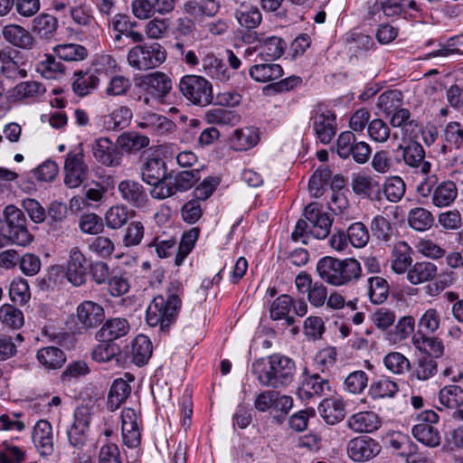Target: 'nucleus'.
<instances>
[{
    "label": "nucleus",
    "mask_w": 463,
    "mask_h": 463,
    "mask_svg": "<svg viewBox=\"0 0 463 463\" xmlns=\"http://www.w3.org/2000/svg\"><path fill=\"white\" fill-rule=\"evenodd\" d=\"M136 125L155 136H165L175 131V124L167 117L151 111L137 116Z\"/></svg>",
    "instance_id": "dca6fc26"
},
{
    "label": "nucleus",
    "mask_w": 463,
    "mask_h": 463,
    "mask_svg": "<svg viewBox=\"0 0 463 463\" xmlns=\"http://www.w3.org/2000/svg\"><path fill=\"white\" fill-rule=\"evenodd\" d=\"M389 448L397 451L398 456L405 458L411 451L416 450L417 446L411 440L410 437L402 432L389 434L387 439Z\"/></svg>",
    "instance_id": "864d4df0"
},
{
    "label": "nucleus",
    "mask_w": 463,
    "mask_h": 463,
    "mask_svg": "<svg viewBox=\"0 0 463 463\" xmlns=\"http://www.w3.org/2000/svg\"><path fill=\"white\" fill-rule=\"evenodd\" d=\"M352 189L354 194L371 199H379L381 188L379 183L371 176L358 174L352 179Z\"/></svg>",
    "instance_id": "79ce46f5"
},
{
    "label": "nucleus",
    "mask_w": 463,
    "mask_h": 463,
    "mask_svg": "<svg viewBox=\"0 0 463 463\" xmlns=\"http://www.w3.org/2000/svg\"><path fill=\"white\" fill-rule=\"evenodd\" d=\"M132 388L128 381L122 378L114 380L108 394V410L110 411L118 410L129 397Z\"/></svg>",
    "instance_id": "c9c22d12"
},
{
    "label": "nucleus",
    "mask_w": 463,
    "mask_h": 463,
    "mask_svg": "<svg viewBox=\"0 0 463 463\" xmlns=\"http://www.w3.org/2000/svg\"><path fill=\"white\" fill-rule=\"evenodd\" d=\"M130 324L125 317L107 319L95 334L96 340L114 342L126 336L130 331Z\"/></svg>",
    "instance_id": "4be33fe9"
},
{
    "label": "nucleus",
    "mask_w": 463,
    "mask_h": 463,
    "mask_svg": "<svg viewBox=\"0 0 463 463\" xmlns=\"http://www.w3.org/2000/svg\"><path fill=\"white\" fill-rule=\"evenodd\" d=\"M438 372V363L430 357H420L411 370V377L420 381H427Z\"/></svg>",
    "instance_id": "4d7b16f0"
},
{
    "label": "nucleus",
    "mask_w": 463,
    "mask_h": 463,
    "mask_svg": "<svg viewBox=\"0 0 463 463\" xmlns=\"http://www.w3.org/2000/svg\"><path fill=\"white\" fill-rule=\"evenodd\" d=\"M348 457L354 462H366L376 457L382 450L378 441L367 437L359 436L347 443Z\"/></svg>",
    "instance_id": "4468645a"
},
{
    "label": "nucleus",
    "mask_w": 463,
    "mask_h": 463,
    "mask_svg": "<svg viewBox=\"0 0 463 463\" xmlns=\"http://www.w3.org/2000/svg\"><path fill=\"white\" fill-rule=\"evenodd\" d=\"M88 269L84 254L77 247L71 249L65 271L67 279L74 286H81L86 282Z\"/></svg>",
    "instance_id": "a211bd4d"
},
{
    "label": "nucleus",
    "mask_w": 463,
    "mask_h": 463,
    "mask_svg": "<svg viewBox=\"0 0 463 463\" xmlns=\"http://www.w3.org/2000/svg\"><path fill=\"white\" fill-rule=\"evenodd\" d=\"M316 270L324 282L334 287L350 286L362 277L361 263L354 258L326 256L317 261Z\"/></svg>",
    "instance_id": "7ed1b4c3"
},
{
    "label": "nucleus",
    "mask_w": 463,
    "mask_h": 463,
    "mask_svg": "<svg viewBox=\"0 0 463 463\" xmlns=\"http://www.w3.org/2000/svg\"><path fill=\"white\" fill-rule=\"evenodd\" d=\"M99 344L91 351V358L98 363H108L119 354V346L111 341L97 340Z\"/></svg>",
    "instance_id": "603ef678"
},
{
    "label": "nucleus",
    "mask_w": 463,
    "mask_h": 463,
    "mask_svg": "<svg viewBox=\"0 0 463 463\" xmlns=\"http://www.w3.org/2000/svg\"><path fill=\"white\" fill-rule=\"evenodd\" d=\"M183 96L192 104L204 107L213 99L212 84L202 76L185 75L179 82Z\"/></svg>",
    "instance_id": "6e6552de"
},
{
    "label": "nucleus",
    "mask_w": 463,
    "mask_h": 463,
    "mask_svg": "<svg viewBox=\"0 0 463 463\" xmlns=\"http://www.w3.org/2000/svg\"><path fill=\"white\" fill-rule=\"evenodd\" d=\"M146 90L156 98H163L172 89L171 80L163 72L156 71L144 77Z\"/></svg>",
    "instance_id": "f704fd0d"
},
{
    "label": "nucleus",
    "mask_w": 463,
    "mask_h": 463,
    "mask_svg": "<svg viewBox=\"0 0 463 463\" xmlns=\"http://www.w3.org/2000/svg\"><path fill=\"white\" fill-rule=\"evenodd\" d=\"M293 305V299L288 295H281L271 304L269 314L273 320L285 319L288 326L295 323V318L288 316V312Z\"/></svg>",
    "instance_id": "09e8293b"
},
{
    "label": "nucleus",
    "mask_w": 463,
    "mask_h": 463,
    "mask_svg": "<svg viewBox=\"0 0 463 463\" xmlns=\"http://www.w3.org/2000/svg\"><path fill=\"white\" fill-rule=\"evenodd\" d=\"M199 236V229L192 228L190 231L184 232L178 246V250L175 255V265L180 266L183 264L184 259L194 249V244Z\"/></svg>",
    "instance_id": "bf43d9fd"
},
{
    "label": "nucleus",
    "mask_w": 463,
    "mask_h": 463,
    "mask_svg": "<svg viewBox=\"0 0 463 463\" xmlns=\"http://www.w3.org/2000/svg\"><path fill=\"white\" fill-rule=\"evenodd\" d=\"M441 152L446 155L463 148V126L452 121L446 125L442 134Z\"/></svg>",
    "instance_id": "2f4dec72"
},
{
    "label": "nucleus",
    "mask_w": 463,
    "mask_h": 463,
    "mask_svg": "<svg viewBox=\"0 0 463 463\" xmlns=\"http://www.w3.org/2000/svg\"><path fill=\"white\" fill-rule=\"evenodd\" d=\"M368 296L372 303L379 305L385 302L389 296V284L382 277H371L367 280Z\"/></svg>",
    "instance_id": "3c124183"
},
{
    "label": "nucleus",
    "mask_w": 463,
    "mask_h": 463,
    "mask_svg": "<svg viewBox=\"0 0 463 463\" xmlns=\"http://www.w3.org/2000/svg\"><path fill=\"white\" fill-rule=\"evenodd\" d=\"M437 275V266L430 261H418L407 272V279L412 285L432 280Z\"/></svg>",
    "instance_id": "58836bf2"
},
{
    "label": "nucleus",
    "mask_w": 463,
    "mask_h": 463,
    "mask_svg": "<svg viewBox=\"0 0 463 463\" xmlns=\"http://www.w3.org/2000/svg\"><path fill=\"white\" fill-rule=\"evenodd\" d=\"M201 179L200 169L184 170L178 172L173 178L167 180L165 186L156 188L152 197L164 200L177 193H184L194 187Z\"/></svg>",
    "instance_id": "1a4fd4ad"
},
{
    "label": "nucleus",
    "mask_w": 463,
    "mask_h": 463,
    "mask_svg": "<svg viewBox=\"0 0 463 463\" xmlns=\"http://www.w3.org/2000/svg\"><path fill=\"white\" fill-rule=\"evenodd\" d=\"M153 345L150 339L145 335H137L131 343L132 361L138 366L146 364L151 358Z\"/></svg>",
    "instance_id": "ea45409f"
},
{
    "label": "nucleus",
    "mask_w": 463,
    "mask_h": 463,
    "mask_svg": "<svg viewBox=\"0 0 463 463\" xmlns=\"http://www.w3.org/2000/svg\"><path fill=\"white\" fill-rule=\"evenodd\" d=\"M234 14L239 24L244 29H256L262 21V14L257 5L250 1L236 0Z\"/></svg>",
    "instance_id": "5701e85b"
},
{
    "label": "nucleus",
    "mask_w": 463,
    "mask_h": 463,
    "mask_svg": "<svg viewBox=\"0 0 463 463\" xmlns=\"http://www.w3.org/2000/svg\"><path fill=\"white\" fill-rule=\"evenodd\" d=\"M440 403L448 408L456 409L463 406V388L458 385H447L439 392Z\"/></svg>",
    "instance_id": "6e6d98bb"
},
{
    "label": "nucleus",
    "mask_w": 463,
    "mask_h": 463,
    "mask_svg": "<svg viewBox=\"0 0 463 463\" xmlns=\"http://www.w3.org/2000/svg\"><path fill=\"white\" fill-rule=\"evenodd\" d=\"M33 442L41 456H50L54 450L53 430L46 420L36 422L32 432Z\"/></svg>",
    "instance_id": "aec40b11"
},
{
    "label": "nucleus",
    "mask_w": 463,
    "mask_h": 463,
    "mask_svg": "<svg viewBox=\"0 0 463 463\" xmlns=\"http://www.w3.org/2000/svg\"><path fill=\"white\" fill-rule=\"evenodd\" d=\"M101 80L91 69L76 71L73 73L72 90L77 96L85 97L96 90Z\"/></svg>",
    "instance_id": "a878e982"
},
{
    "label": "nucleus",
    "mask_w": 463,
    "mask_h": 463,
    "mask_svg": "<svg viewBox=\"0 0 463 463\" xmlns=\"http://www.w3.org/2000/svg\"><path fill=\"white\" fill-rule=\"evenodd\" d=\"M286 47L285 42L277 36L264 37L260 44L245 50L246 55L258 52L260 60L275 61L282 56Z\"/></svg>",
    "instance_id": "412c9836"
},
{
    "label": "nucleus",
    "mask_w": 463,
    "mask_h": 463,
    "mask_svg": "<svg viewBox=\"0 0 463 463\" xmlns=\"http://www.w3.org/2000/svg\"><path fill=\"white\" fill-rule=\"evenodd\" d=\"M2 35L8 43L20 49L31 50L35 43L32 33L18 24L4 26Z\"/></svg>",
    "instance_id": "cd10ccee"
},
{
    "label": "nucleus",
    "mask_w": 463,
    "mask_h": 463,
    "mask_svg": "<svg viewBox=\"0 0 463 463\" xmlns=\"http://www.w3.org/2000/svg\"><path fill=\"white\" fill-rule=\"evenodd\" d=\"M409 226L420 232L429 231L434 224L435 218L430 211L423 207H415L407 215Z\"/></svg>",
    "instance_id": "a19ab883"
},
{
    "label": "nucleus",
    "mask_w": 463,
    "mask_h": 463,
    "mask_svg": "<svg viewBox=\"0 0 463 463\" xmlns=\"http://www.w3.org/2000/svg\"><path fill=\"white\" fill-rule=\"evenodd\" d=\"M105 319L103 307L94 301L85 300L76 308V324L80 330L88 331L98 327Z\"/></svg>",
    "instance_id": "ddd939ff"
},
{
    "label": "nucleus",
    "mask_w": 463,
    "mask_h": 463,
    "mask_svg": "<svg viewBox=\"0 0 463 463\" xmlns=\"http://www.w3.org/2000/svg\"><path fill=\"white\" fill-rule=\"evenodd\" d=\"M439 326V313L435 308H429L420 317L416 333L434 334Z\"/></svg>",
    "instance_id": "69168bd1"
},
{
    "label": "nucleus",
    "mask_w": 463,
    "mask_h": 463,
    "mask_svg": "<svg viewBox=\"0 0 463 463\" xmlns=\"http://www.w3.org/2000/svg\"><path fill=\"white\" fill-rule=\"evenodd\" d=\"M45 91L46 89L41 82L27 80L20 82L12 90V97L16 100L36 99L43 96Z\"/></svg>",
    "instance_id": "de8ad7c7"
},
{
    "label": "nucleus",
    "mask_w": 463,
    "mask_h": 463,
    "mask_svg": "<svg viewBox=\"0 0 463 463\" xmlns=\"http://www.w3.org/2000/svg\"><path fill=\"white\" fill-rule=\"evenodd\" d=\"M412 250L405 241H398L392 252V269L397 274L408 272L412 263Z\"/></svg>",
    "instance_id": "72a5a7b5"
},
{
    "label": "nucleus",
    "mask_w": 463,
    "mask_h": 463,
    "mask_svg": "<svg viewBox=\"0 0 463 463\" xmlns=\"http://www.w3.org/2000/svg\"><path fill=\"white\" fill-rule=\"evenodd\" d=\"M398 392V383L390 378L383 377L371 383L368 395L373 400L387 399L393 398Z\"/></svg>",
    "instance_id": "c03bdc74"
},
{
    "label": "nucleus",
    "mask_w": 463,
    "mask_h": 463,
    "mask_svg": "<svg viewBox=\"0 0 463 463\" xmlns=\"http://www.w3.org/2000/svg\"><path fill=\"white\" fill-rule=\"evenodd\" d=\"M304 217L298 221L292 232L291 237L295 241L308 234L318 240H324L329 235L333 219L317 203H310L305 208Z\"/></svg>",
    "instance_id": "39448f33"
},
{
    "label": "nucleus",
    "mask_w": 463,
    "mask_h": 463,
    "mask_svg": "<svg viewBox=\"0 0 463 463\" xmlns=\"http://www.w3.org/2000/svg\"><path fill=\"white\" fill-rule=\"evenodd\" d=\"M330 390V383L327 379L320 376L318 373H314L307 376L299 390L300 394L303 393L305 397H312L314 395L320 396Z\"/></svg>",
    "instance_id": "a18cd8bd"
},
{
    "label": "nucleus",
    "mask_w": 463,
    "mask_h": 463,
    "mask_svg": "<svg viewBox=\"0 0 463 463\" xmlns=\"http://www.w3.org/2000/svg\"><path fill=\"white\" fill-rule=\"evenodd\" d=\"M36 71L46 79H58L65 72L64 65L52 55H46L43 61L36 65Z\"/></svg>",
    "instance_id": "5fc2aeb1"
},
{
    "label": "nucleus",
    "mask_w": 463,
    "mask_h": 463,
    "mask_svg": "<svg viewBox=\"0 0 463 463\" xmlns=\"http://www.w3.org/2000/svg\"><path fill=\"white\" fill-rule=\"evenodd\" d=\"M166 60V51L158 43L137 44L130 48L127 61L136 71H147L160 66Z\"/></svg>",
    "instance_id": "423d86ee"
},
{
    "label": "nucleus",
    "mask_w": 463,
    "mask_h": 463,
    "mask_svg": "<svg viewBox=\"0 0 463 463\" xmlns=\"http://www.w3.org/2000/svg\"><path fill=\"white\" fill-rule=\"evenodd\" d=\"M406 184L400 176H392L386 179L383 192L386 199L392 203H398L404 196Z\"/></svg>",
    "instance_id": "052dcab7"
},
{
    "label": "nucleus",
    "mask_w": 463,
    "mask_h": 463,
    "mask_svg": "<svg viewBox=\"0 0 463 463\" xmlns=\"http://www.w3.org/2000/svg\"><path fill=\"white\" fill-rule=\"evenodd\" d=\"M58 20L53 15L41 14L33 20L32 30L41 38L51 39L56 33Z\"/></svg>",
    "instance_id": "49530a36"
},
{
    "label": "nucleus",
    "mask_w": 463,
    "mask_h": 463,
    "mask_svg": "<svg viewBox=\"0 0 463 463\" xmlns=\"http://www.w3.org/2000/svg\"><path fill=\"white\" fill-rule=\"evenodd\" d=\"M250 78L261 83H267L279 80L283 76V69L272 61L260 60L249 68Z\"/></svg>",
    "instance_id": "b1692460"
},
{
    "label": "nucleus",
    "mask_w": 463,
    "mask_h": 463,
    "mask_svg": "<svg viewBox=\"0 0 463 463\" xmlns=\"http://www.w3.org/2000/svg\"><path fill=\"white\" fill-rule=\"evenodd\" d=\"M317 410L324 420L330 425L340 422L345 416V402L338 397L324 399Z\"/></svg>",
    "instance_id": "c756f323"
},
{
    "label": "nucleus",
    "mask_w": 463,
    "mask_h": 463,
    "mask_svg": "<svg viewBox=\"0 0 463 463\" xmlns=\"http://www.w3.org/2000/svg\"><path fill=\"white\" fill-rule=\"evenodd\" d=\"M204 119L208 124L225 126L234 124L238 120V116L232 110L223 108H214L205 112Z\"/></svg>",
    "instance_id": "680f3d73"
},
{
    "label": "nucleus",
    "mask_w": 463,
    "mask_h": 463,
    "mask_svg": "<svg viewBox=\"0 0 463 463\" xmlns=\"http://www.w3.org/2000/svg\"><path fill=\"white\" fill-rule=\"evenodd\" d=\"M231 146L236 151H245L259 142L257 130L252 128L235 129L229 138Z\"/></svg>",
    "instance_id": "4c0bfd02"
},
{
    "label": "nucleus",
    "mask_w": 463,
    "mask_h": 463,
    "mask_svg": "<svg viewBox=\"0 0 463 463\" xmlns=\"http://www.w3.org/2000/svg\"><path fill=\"white\" fill-rule=\"evenodd\" d=\"M39 364L47 370H57L66 362L64 352L55 346H46L39 349L36 354Z\"/></svg>",
    "instance_id": "e433bc0d"
},
{
    "label": "nucleus",
    "mask_w": 463,
    "mask_h": 463,
    "mask_svg": "<svg viewBox=\"0 0 463 463\" xmlns=\"http://www.w3.org/2000/svg\"><path fill=\"white\" fill-rule=\"evenodd\" d=\"M54 52L61 60L67 61H83L88 55L86 48L76 43L58 45L54 48Z\"/></svg>",
    "instance_id": "13d9d810"
},
{
    "label": "nucleus",
    "mask_w": 463,
    "mask_h": 463,
    "mask_svg": "<svg viewBox=\"0 0 463 463\" xmlns=\"http://www.w3.org/2000/svg\"><path fill=\"white\" fill-rule=\"evenodd\" d=\"M430 334L415 333L412 336L414 347L421 353L427 354L428 357H440L444 353V345L442 341Z\"/></svg>",
    "instance_id": "473e14b6"
},
{
    "label": "nucleus",
    "mask_w": 463,
    "mask_h": 463,
    "mask_svg": "<svg viewBox=\"0 0 463 463\" xmlns=\"http://www.w3.org/2000/svg\"><path fill=\"white\" fill-rule=\"evenodd\" d=\"M142 180L152 186L150 194L156 188L165 186L167 180L170 179V174H167L166 163L159 157H152L141 166Z\"/></svg>",
    "instance_id": "2eb2a0df"
},
{
    "label": "nucleus",
    "mask_w": 463,
    "mask_h": 463,
    "mask_svg": "<svg viewBox=\"0 0 463 463\" xmlns=\"http://www.w3.org/2000/svg\"><path fill=\"white\" fill-rule=\"evenodd\" d=\"M251 373L262 386L286 387L294 381L296 364L287 355L273 354L254 361Z\"/></svg>",
    "instance_id": "f257e3e1"
},
{
    "label": "nucleus",
    "mask_w": 463,
    "mask_h": 463,
    "mask_svg": "<svg viewBox=\"0 0 463 463\" xmlns=\"http://www.w3.org/2000/svg\"><path fill=\"white\" fill-rule=\"evenodd\" d=\"M91 411L89 407H78L73 414V420L67 429V439L69 444L78 449H82L87 442Z\"/></svg>",
    "instance_id": "f8f14e48"
},
{
    "label": "nucleus",
    "mask_w": 463,
    "mask_h": 463,
    "mask_svg": "<svg viewBox=\"0 0 463 463\" xmlns=\"http://www.w3.org/2000/svg\"><path fill=\"white\" fill-rule=\"evenodd\" d=\"M133 118V112L128 106H119L109 114L100 118V124L107 131L121 130L128 127Z\"/></svg>",
    "instance_id": "c85d7f7f"
},
{
    "label": "nucleus",
    "mask_w": 463,
    "mask_h": 463,
    "mask_svg": "<svg viewBox=\"0 0 463 463\" xmlns=\"http://www.w3.org/2000/svg\"><path fill=\"white\" fill-rule=\"evenodd\" d=\"M118 190L122 199L134 207H143L147 202L146 193L143 185L137 181H121L118 184Z\"/></svg>",
    "instance_id": "bb28decb"
},
{
    "label": "nucleus",
    "mask_w": 463,
    "mask_h": 463,
    "mask_svg": "<svg viewBox=\"0 0 463 463\" xmlns=\"http://www.w3.org/2000/svg\"><path fill=\"white\" fill-rule=\"evenodd\" d=\"M309 124L322 144H329L336 134V115L325 104L319 103L314 107Z\"/></svg>",
    "instance_id": "0eeeda50"
},
{
    "label": "nucleus",
    "mask_w": 463,
    "mask_h": 463,
    "mask_svg": "<svg viewBox=\"0 0 463 463\" xmlns=\"http://www.w3.org/2000/svg\"><path fill=\"white\" fill-rule=\"evenodd\" d=\"M7 225L8 239L20 246H26L33 241V236L26 228L24 213L14 205H7L4 210Z\"/></svg>",
    "instance_id": "9b49d317"
},
{
    "label": "nucleus",
    "mask_w": 463,
    "mask_h": 463,
    "mask_svg": "<svg viewBox=\"0 0 463 463\" xmlns=\"http://www.w3.org/2000/svg\"><path fill=\"white\" fill-rule=\"evenodd\" d=\"M368 385V375L362 370L350 373L345 379L344 388L353 394H360Z\"/></svg>",
    "instance_id": "0e129e2a"
},
{
    "label": "nucleus",
    "mask_w": 463,
    "mask_h": 463,
    "mask_svg": "<svg viewBox=\"0 0 463 463\" xmlns=\"http://www.w3.org/2000/svg\"><path fill=\"white\" fill-rule=\"evenodd\" d=\"M131 80L123 75H115L110 78L106 88L105 93L109 97L125 96L130 90Z\"/></svg>",
    "instance_id": "774afa93"
},
{
    "label": "nucleus",
    "mask_w": 463,
    "mask_h": 463,
    "mask_svg": "<svg viewBox=\"0 0 463 463\" xmlns=\"http://www.w3.org/2000/svg\"><path fill=\"white\" fill-rule=\"evenodd\" d=\"M347 425L354 432L372 433L381 427L382 420L373 411H360L348 418Z\"/></svg>",
    "instance_id": "7c9ffc66"
},
{
    "label": "nucleus",
    "mask_w": 463,
    "mask_h": 463,
    "mask_svg": "<svg viewBox=\"0 0 463 463\" xmlns=\"http://www.w3.org/2000/svg\"><path fill=\"white\" fill-rule=\"evenodd\" d=\"M387 370L395 374H403L411 369L409 359L399 352H391L383 358Z\"/></svg>",
    "instance_id": "e2e57ef3"
},
{
    "label": "nucleus",
    "mask_w": 463,
    "mask_h": 463,
    "mask_svg": "<svg viewBox=\"0 0 463 463\" xmlns=\"http://www.w3.org/2000/svg\"><path fill=\"white\" fill-rule=\"evenodd\" d=\"M95 159L106 166H118L121 163L122 154L108 137H99L91 146Z\"/></svg>",
    "instance_id": "6ab92c4d"
},
{
    "label": "nucleus",
    "mask_w": 463,
    "mask_h": 463,
    "mask_svg": "<svg viewBox=\"0 0 463 463\" xmlns=\"http://www.w3.org/2000/svg\"><path fill=\"white\" fill-rule=\"evenodd\" d=\"M82 144L77 145L74 149L66 155L64 162V183L69 188L79 187L88 175V165L84 161Z\"/></svg>",
    "instance_id": "9d476101"
},
{
    "label": "nucleus",
    "mask_w": 463,
    "mask_h": 463,
    "mask_svg": "<svg viewBox=\"0 0 463 463\" xmlns=\"http://www.w3.org/2000/svg\"><path fill=\"white\" fill-rule=\"evenodd\" d=\"M145 233V228L141 222H131L124 231L122 242L126 247H135L141 243Z\"/></svg>",
    "instance_id": "338daca9"
},
{
    "label": "nucleus",
    "mask_w": 463,
    "mask_h": 463,
    "mask_svg": "<svg viewBox=\"0 0 463 463\" xmlns=\"http://www.w3.org/2000/svg\"><path fill=\"white\" fill-rule=\"evenodd\" d=\"M140 417L131 408L121 411V435L123 444L128 448H137L141 442Z\"/></svg>",
    "instance_id": "f3484780"
},
{
    "label": "nucleus",
    "mask_w": 463,
    "mask_h": 463,
    "mask_svg": "<svg viewBox=\"0 0 463 463\" xmlns=\"http://www.w3.org/2000/svg\"><path fill=\"white\" fill-rule=\"evenodd\" d=\"M416 193L421 203L430 201L437 208L449 207L458 198V187L455 182L443 180L439 182L436 175H428L416 186Z\"/></svg>",
    "instance_id": "20e7f679"
},
{
    "label": "nucleus",
    "mask_w": 463,
    "mask_h": 463,
    "mask_svg": "<svg viewBox=\"0 0 463 463\" xmlns=\"http://www.w3.org/2000/svg\"><path fill=\"white\" fill-rule=\"evenodd\" d=\"M183 288L181 283L175 280L170 283L166 297L156 296L148 305L146 312V323L152 326H159L161 331H167L176 320L182 306L180 294Z\"/></svg>",
    "instance_id": "f03ea898"
},
{
    "label": "nucleus",
    "mask_w": 463,
    "mask_h": 463,
    "mask_svg": "<svg viewBox=\"0 0 463 463\" xmlns=\"http://www.w3.org/2000/svg\"><path fill=\"white\" fill-rule=\"evenodd\" d=\"M398 149L402 151L404 163L412 168H419L420 172L427 175L430 171V163L425 161V151L422 146L417 142H411L407 146H398Z\"/></svg>",
    "instance_id": "393cba45"
},
{
    "label": "nucleus",
    "mask_w": 463,
    "mask_h": 463,
    "mask_svg": "<svg viewBox=\"0 0 463 463\" xmlns=\"http://www.w3.org/2000/svg\"><path fill=\"white\" fill-rule=\"evenodd\" d=\"M119 146L127 152H138L150 144V139L146 135L136 131L121 134L118 138Z\"/></svg>",
    "instance_id": "8fccbe9b"
},
{
    "label": "nucleus",
    "mask_w": 463,
    "mask_h": 463,
    "mask_svg": "<svg viewBox=\"0 0 463 463\" xmlns=\"http://www.w3.org/2000/svg\"><path fill=\"white\" fill-rule=\"evenodd\" d=\"M413 437L423 445L435 448L440 444V434L437 428L429 423H418L411 430Z\"/></svg>",
    "instance_id": "37998d69"
}]
</instances>
